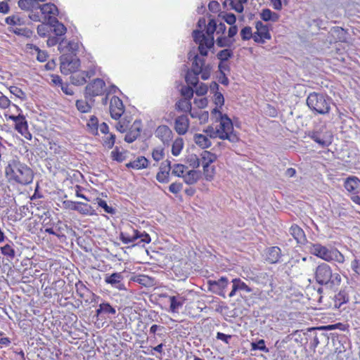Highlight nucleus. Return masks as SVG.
<instances>
[{
  "instance_id": "nucleus-40",
  "label": "nucleus",
  "mask_w": 360,
  "mask_h": 360,
  "mask_svg": "<svg viewBox=\"0 0 360 360\" xmlns=\"http://www.w3.org/2000/svg\"><path fill=\"white\" fill-rule=\"evenodd\" d=\"M176 108L179 111L191 112L192 106L190 100L182 99L176 103Z\"/></svg>"
},
{
  "instance_id": "nucleus-42",
  "label": "nucleus",
  "mask_w": 360,
  "mask_h": 360,
  "mask_svg": "<svg viewBox=\"0 0 360 360\" xmlns=\"http://www.w3.org/2000/svg\"><path fill=\"white\" fill-rule=\"evenodd\" d=\"M235 40L226 37H220L217 39L216 43L219 47H231L233 46Z\"/></svg>"
},
{
  "instance_id": "nucleus-6",
  "label": "nucleus",
  "mask_w": 360,
  "mask_h": 360,
  "mask_svg": "<svg viewBox=\"0 0 360 360\" xmlns=\"http://www.w3.org/2000/svg\"><path fill=\"white\" fill-rule=\"evenodd\" d=\"M60 72L68 75L77 70L80 66V60L77 56L73 54H63L60 57Z\"/></svg>"
},
{
  "instance_id": "nucleus-49",
  "label": "nucleus",
  "mask_w": 360,
  "mask_h": 360,
  "mask_svg": "<svg viewBox=\"0 0 360 360\" xmlns=\"http://www.w3.org/2000/svg\"><path fill=\"white\" fill-rule=\"evenodd\" d=\"M217 29V22L214 19H210L208 24L205 25V31L208 37H213Z\"/></svg>"
},
{
  "instance_id": "nucleus-16",
  "label": "nucleus",
  "mask_w": 360,
  "mask_h": 360,
  "mask_svg": "<svg viewBox=\"0 0 360 360\" xmlns=\"http://www.w3.org/2000/svg\"><path fill=\"white\" fill-rule=\"evenodd\" d=\"M172 131L167 125L159 126L155 131V136L158 137L163 143L168 144L172 139Z\"/></svg>"
},
{
  "instance_id": "nucleus-33",
  "label": "nucleus",
  "mask_w": 360,
  "mask_h": 360,
  "mask_svg": "<svg viewBox=\"0 0 360 360\" xmlns=\"http://www.w3.org/2000/svg\"><path fill=\"white\" fill-rule=\"evenodd\" d=\"M170 302V311L173 313L179 312V309L184 304V300L182 298H177L175 296L169 297Z\"/></svg>"
},
{
  "instance_id": "nucleus-51",
  "label": "nucleus",
  "mask_w": 360,
  "mask_h": 360,
  "mask_svg": "<svg viewBox=\"0 0 360 360\" xmlns=\"http://www.w3.org/2000/svg\"><path fill=\"white\" fill-rule=\"evenodd\" d=\"M38 10L39 9H33V10L30 11L28 17L31 20L34 21V22L44 21L41 13Z\"/></svg>"
},
{
  "instance_id": "nucleus-58",
  "label": "nucleus",
  "mask_w": 360,
  "mask_h": 360,
  "mask_svg": "<svg viewBox=\"0 0 360 360\" xmlns=\"http://www.w3.org/2000/svg\"><path fill=\"white\" fill-rule=\"evenodd\" d=\"M240 36L243 40H249L252 37V28L249 26L243 27L240 30Z\"/></svg>"
},
{
  "instance_id": "nucleus-8",
  "label": "nucleus",
  "mask_w": 360,
  "mask_h": 360,
  "mask_svg": "<svg viewBox=\"0 0 360 360\" xmlns=\"http://www.w3.org/2000/svg\"><path fill=\"white\" fill-rule=\"evenodd\" d=\"M229 281L226 277H221L217 281L209 280L207 282V290L214 294L225 297L226 288L227 287Z\"/></svg>"
},
{
  "instance_id": "nucleus-4",
  "label": "nucleus",
  "mask_w": 360,
  "mask_h": 360,
  "mask_svg": "<svg viewBox=\"0 0 360 360\" xmlns=\"http://www.w3.org/2000/svg\"><path fill=\"white\" fill-rule=\"evenodd\" d=\"M332 104V98L321 93H310L307 98V106L316 114H329Z\"/></svg>"
},
{
  "instance_id": "nucleus-55",
  "label": "nucleus",
  "mask_w": 360,
  "mask_h": 360,
  "mask_svg": "<svg viewBox=\"0 0 360 360\" xmlns=\"http://www.w3.org/2000/svg\"><path fill=\"white\" fill-rule=\"evenodd\" d=\"M87 126L91 129L93 133L97 134L98 128V120L96 116H91L87 123Z\"/></svg>"
},
{
  "instance_id": "nucleus-52",
  "label": "nucleus",
  "mask_w": 360,
  "mask_h": 360,
  "mask_svg": "<svg viewBox=\"0 0 360 360\" xmlns=\"http://www.w3.org/2000/svg\"><path fill=\"white\" fill-rule=\"evenodd\" d=\"M172 168V174L173 175L179 176V177H182V176H184V169H185L186 167L184 165L175 164V165H174V166Z\"/></svg>"
},
{
  "instance_id": "nucleus-45",
  "label": "nucleus",
  "mask_w": 360,
  "mask_h": 360,
  "mask_svg": "<svg viewBox=\"0 0 360 360\" xmlns=\"http://www.w3.org/2000/svg\"><path fill=\"white\" fill-rule=\"evenodd\" d=\"M219 17L223 19L227 24L230 25H234L236 21V17L233 13H221Z\"/></svg>"
},
{
  "instance_id": "nucleus-29",
  "label": "nucleus",
  "mask_w": 360,
  "mask_h": 360,
  "mask_svg": "<svg viewBox=\"0 0 360 360\" xmlns=\"http://www.w3.org/2000/svg\"><path fill=\"white\" fill-rule=\"evenodd\" d=\"M42 23L39 25L37 28V34L41 37H47L52 33V28L50 20L42 21Z\"/></svg>"
},
{
  "instance_id": "nucleus-34",
  "label": "nucleus",
  "mask_w": 360,
  "mask_h": 360,
  "mask_svg": "<svg viewBox=\"0 0 360 360\" xmlns=\"http://www.w3.org/2000/svg\"><path fill=\"white\" fill-rule=\"evenodd\" d=\"M205 65V59L200 58L198 55L193 56V61L192 64V70L191 71L195 72L199 74L202 72V68Z\"/></svg>"
},
{
  "instance_id": "nucleus-63",
  "label": "nucleus",
  "mask_w": 360,
  "mask_h": 360,
  "mask_svg": "<svg viewBox=\"0 0 360 360\" xmlns=\"http://www.w3.org/2000/svg\"><path fill=\"white\" fill-rule=\"evenodd\" d=\"M188 162L189 165L193 168H198L200 165V160L198 158L196 155H191L189 156L188 159Z\"/></svg>"
},
{
  "instance_id": "nucleus-9",
  "label": "nucleus",
  "mask_w": 360,
  "mask_h": 360,
  "mask_svg": "<svg viewBox=\"0 0 360 360\" xmlns=\"http://www.w3.org/2000/svg\"><path fill=\"white\" fill-rule=\"evenodd\" d=\"M124 107L122 101L117 96H112L110 103V112L111 117L118 120L123 115Z\"/></svg>"
},
{
  "instance_id": "nucleus-64",
  "label": "nucleus",
  "mask_w": 360,
  "mask_h": 360,
  "mask_svg": "<svg viewBox=\"0 0 360 360\" xmlns=\"http://www.w3.org/2000/svg\"><path fill=\"white\" fill-rule=\"evenodd\" d=\"M31 46H33V48L34 49V50L37 52V59L39 61V62H44L47 59V57H48V54L46 51H41L39 47L34 46V45H31Z\"/></svg>"
},
{
  "instance_id": "nucleus-56",
  "label": "nucleus",
  "mask_w": 360,
  "mask_h": 360,
  "mask_svg": "<svg viewBox=\"0 0 360 360\" xmlns=\"http://www.w3.org/2000/svg\"><path fill=\"white\" fill-rule=\"evenodd\" d=\"M194 91L191 86H183L181 89V94L184 99L191 100L193 96Z\"/></svg>"
},
{
  "instance_id": "nucleus-38",
  "label": "nucleus",
  "mask_w": 360,
  "mask_h": 360,
  "mask_svg": "<svg viewBox=\"0 0 360 360\" xmlns=\"http://www.w3.org/2000/svg\"><path fill=\"white\" fill-rule=\"evenodd\" d=\"M63 206L66 209H70V210H76V211H78V212H79L80 213H82V214H88L89 212L87 210H79V207L78 206V205H82V202H74V201H72V200H65V201H63Z\"/></svg>"
},
{
  "instance_id": "nucleus-28",
  "label": "nucleus",
  "mask_w": 360,
  "mask_h": 360,
  "mask_svg": "<svg viewBox=\"0 0 360 360\" xmlns=\"http://www.w3.org/2000/svg\"><path fill=\"white\" fill-rule=\"evenodd\" d=\"M131 281L139 283L145 287H151L154 284V279L146 275H136L131 278Z\"/></svg>"
},
{
  "instance_id": "nucleus-37",
  "label": "nucleus",
  "mask_w": 360,
  "mask_h": 360,
  "mask_svg": "<svg viewBox=\"0 0 360 360\" xmlns=\"http://www.w3.org/2000/svg\"><path fill=\"white\" fill-rule=\"evenodd\" d=\"M255 27L257 29V32L261 34V36L263 37L265 39H271V34L269 32L267 26L264 25L261 21L256 22Z\"/></svg>"
},
{
  "instance_id": "nucleus-47",
  "label": "nucleus",
  "mask_w": 360,
  "mask_h": 360,
  "mask_svg": "<svg viewBox=\"0 0 360 360\" xmlns=\"http://www.w3.org/2000/svg\"><path fill=\"white\" fill-rule=\"evenodd\" d=\"M76 107L77 110L82 113L89 112L91 108V105L83 100H77L76 101Z\"/></svg>"
},
{
  "instance_id": "nucleus-39",
  "label": "nucleus",
  "mask_w": 360,
  "mask_h": 360,
  "mask_svg": "<svg viewBox=\"0 0 360 360\" xmlns=\"http://www.w3.org/2000/svg\"><path fill=\"white\" fill-rule=\"evenodd\" d=\"M13 33L18 36H22L25 38H31L34 35L33 30L27 27H15L13 30Z\"/></svg>"
},
{
  "instance_id": "nucleus-11",
  "label": "nucleus",
  "mask_w": 360,
  "mask_h": 360,
  "mask_svg": "<svg viewBox=\"0 0 360 360\" xmlns=\"http://www.w3.org/2000/svg\"><path fill=\"white\" fill-rule=\"evenodd\" d=\"M124 276L121 272L113 273L110 275L106 274L105 277V282L110 284L112 287L120 290H126L124 284L122 283Z\"/></svg>"
},
{
  "instance_id": "nucleus-31",
  "label": "nucleus",
  "mask_w": 360,
  "mask_h": 360,
  "mask_svg": "<svg viewBox=\"0 0 360 360\" xmlns=\"http://www.w3.org/2000/svg\"><path fill=\"white\" fill-rule=\"evenodd\" d=\"M217 155L207 150H204L201 154L202 167H209V165L217 160Z\"/></svg>"
},
{
  "instance_id": "nucleus-54",
  "label": "nucleus",
  "mask_w": 360,
  "mask_h": 360,
  "mask_svg": "<svg viewBox=\"0 0 360 360\" xmlns=\"http://www.w3.org/2000/svg\"><path fill=\"white\" fill-rule=\"evenodd\" d=\"M169 172L160 170V172L156 175V179L160 183L167 184L169 181Z\"/></svg>"
},
{
  "instance_id": "nucleus-46",
  "label": "nucleus",
  "mask_w": 360,
  "mask_h": 360,
  "mask_svg": "<svg viewBox=\"0 0 360 360\" xmlns=\"http://www.w3.org/2000/svg\"><path fill=\"white\" fill-rule=\"evenodd\" d=\"M97 201V203L98 206L104 210V211L110 214H114L116 212L115 209L112 208V207H110L108 205L106 201L101 198H96V200Z\"/></svg>"
},
{
  "instance_id": "nucleus-17",
  "label": "nucleus",
  "mask_w": 360,
  "mask_h": 360,
  "mask_svg": "<svg viewBox=\"0 0 360 360\" xmlns=\"http://www.w3.org/2000/svg\"><path fill=\"white\" fill-rule=\"evenodd\" d=\"M46 19L50 20V23L52 28V33L55 34V36L58 37L60 39H63V37L67 32L66 27L56 18H49Z\"/></svg>"
},
{
  "instance_id": "nucleus-20",
  "label": "nucleus",
  "mask_w": 360,
  "mask_h": 360,
  "mask_svg": "<svg viewBox=\"0 0 360 360\" xmlns=\"http://www.w3.org/2000/svg\"><path fill=\"white\" fill-rule=\"evenodd\" d=\"M290 234L295 238L298 244H306L307 240L304 231L297 224L291 226L289 230Z\"/></svg>"
},
{
  "instance_id": "nucleus-32",
  "label": "nucleus",
  "mask_w": 360,
  "mask_h": 360,
  "mask_svg": "<svg viewBox=\"0 0 360 360\" xmlns=\"http://www.w3.org/2000/svg\"><path fill=\"white\" fill-rule=\"evenodd\" d=\"M18 6L22 10L30 11L33 9H39V4L37 0H19Z\"/></svg>"
},
{
  "instance_id": "nucleus-7",
  "label": "nucleus",
  "mask_w": 360,
  "mask_h": 360,
  "mask_svg": "<svg viewBox=\"0 0 360 360\" xmlns=\"http://www.w3.org/2000/svg\"><path fill=\"white\" fill-rule=\"evenodd\" d=\"M105 83L102 79L97 78L85 88V98L91 99L93 97L101 95L104 91Z\"/></svg>"
},
{
  "instance_id": "nucleus-23",
  "label": "nucleus",
  "mask_w": 360,
  "mask_h": 360,
  "mask_svg": "<svg viewBox=\"0 0 360 360\" xmlns=\"http://www.w3.org/2000/svg\"><path fill=\"white\" fill-rule=\"evenodd\" d=\"M15 129L25 139L30 140L32 134L28 130V124L25 116L15 124Z\"/></svg>"
},
{
  "instance_id": "nucleus-59",
  "label": "nucleus",
  "mask_w": 360,
  "mask_h": 360,
  "mask_svg": "<svg viewBox=\"0 0 360 360\" xmlns=\"http://www.w3.org/2000/svg\"><path fill=\"white\" fill-rule=\"evenodd\" d=\"M192 36L194 41L198 44L202 43V40H205V35L199 30H194L192 33Z\"/></svg>"
},
{
  "instance_id": "nucleus-21",
  "label": "nucleus",
  "mask_w": 360,
  "mask_h": 360,
  "mask_svg": "<svg viewBox=\"0 0 360 360\" xmlns=\"http://www.w3.org/2000/svg\"><path fill=\"white\" fill-rule=\"evenodd\" d=\"M344 186L347 191L356 194L360 191V180L356 176H349L345 179Z\"/></svg>"
},
{
  "instance_id": "nucleus-19",
  "label": "nucleus",
  "mask_w": 360,
  "mask_h": 360,
  "mask_svg": "<svg viewBox=\"0 0 360 360\" xmlns=\"http://www.w3.org/2000/svg\"><path fill=\"white\" fill-rule=\"evenodd\" d=\"M137 230L129 228V231H122L120 233V240L124 244H129L135 242L139 239Z\"/></svg>"
},
{
  "instance_id": "nucleus-12",
  "label": "nucleus",
  "mask_w": 360,
  "mask_h": 360,
  "mask_svg": "<svg viewBox=\"0 0 360 360\" xmlns=\"http://www.w3.org/2000/svg\"><path fill=\"white\" fill-rule=\"evenodd\" d=\"M39 9L40 10L44 21H48L46 18H56L54 15H57L58 13L57 6L51 3L44 4L43 5L39 4Z\"/></svg>"
},
{
  "instance_id": "nucleus-30",
  "label": "nucleus",
  "mask_w": 360,
  "mask_h": 360,
  "mask_svg": "<svg viewBox=\"0 0 360 360\" xmlns=\"http://www.w3.org/2000/svg\"><path fill=\"white\" fill-rule=\"evenodd\" d=\"M193 140L202 149L208 148L212 146L211 141L206 136L201 134H195Z\"/></svg>"
},
{
  "instance_id": "nucleus-27",
  "label": "nucleus",
  "mask_w": 360,
  "mask_h": 360,
  "mask_svg": "<svg viewBox=\"0 0 360 360\" xmlns=\"http://www.w3.org/2000/svg\"><path fill=\"white\" fill-rule=\"evenodd\" d=\"M200 172L195 169L190 170L184 176H182L184 182L188 185L195 184L200 179Z\"/></svg>"
},
{
  "instance_id": "nucleus-1",
  "label": "nucleus",
  "mask_w": 360,
  "mask_h": 360,
  "mask_svg": "<svg viewBox=\"0 0 360 360\" xmlns=\"http://www.w3.org/2000/svg\"><path fill=\"white\" fill-rule=\"evenodd\" d=\"M5 174L9 182L21 185L31 184L34 178L32 169L18 159H13L8 162L5 168Z\"/></svg>"
},
{
  "instance_id": "nucleus-18",
  "label": "nucleus",
  "mask_w": 360,
  "mask_h": 360,
  "mask_svg": "<svg viewBox=\"0 0 360 360\" xmlns=\"http://www.w3.org/2000/svg\"><path fill=\"white\" fill-rule=\"evenodd\" d=\"M350 287H344L338 294L335 295V307L340 308L343 304H346L349 300Z\"/></svg>"
},
{
  "instance_id": "nucleus-57",
  "label": "nucleus",
  "mask_w": 360,
  "mask_h": 360,
  "mask_svg": "<svg viewBox=\"0 0 360 360\" xmlns=\"http://www.w3.org/2000/svg\"><path fill=\"white\" fill-rule=\"evenodd\" d=\"M309 136L314 141L319 143L320 146H325L328 145L327 142L321 138L320 134L317 131H312Z\"/></svg>"
},
{
  "instance_id": "nucleus-60",
  "label": "nucleus",
  "mask_w": 360,
  "mask_h": 360,
  "mask_svg": "<svg viewBox=\"0 0 360 360\" xmlns=\"http://www.w3.org/2000/svg\"><path fill=\"white\" fill-rule=\"evenodd\" d=\"M165 156L164 149L163 148H155L153 150L152 157L154 160L158 162L163 159Z\"/></svg>"
},
{
  "instance_id": "nucleus-25",
  "label": "nucleus",
  "mask_w": 360,
  "mask_h": 360,
  "mask_svg": "<svg viewBox=\"0 0 360 360\" xmlns=\"http://www.w3.org/2000/svg\"><path fill=\"white\" fill-rule=\"evenodd\" d=\"M116 309L108 302H102L99 304L98 308L96 310V316L98 318L102 314L115 315Z\"/></svg>"
},
{
  "instance_id": "nucleus-36",
  "label": "nucleus",
  "mask_w": 360,
  "mask_h": 360,
  "mask_svg": "<svg viewBox=\"0 0 360 360\" xmlns=\"http://www.w3.org/2000/svg\"><path fill=\"white\" fill-rule=\"evenodd\" d=\"M200 74L195 72L188 70L185 77L186 82L188 84L196 86L198 84V75Z\"/></svg>"
},
{
  "instance_id": "nucleus-2",
  "label": "nucleus",
  "mask_w": 360,
  "mask_h": 360,
  "mask_svg": "<svg viewBox=\"0 0 360 360\" xmlns=\"http://www.w3.org/2000/svg\"><path fill=\"white\" fill-rule=\"evenodd\" d=\"M306 248L311 255L324 261L328 262L335 261L340 264L345 262L344 255L336 248H328L320 243H313L311 242H307Z\"/></svg>"
},
{
  "instance_id": "nucleus-13",
  "label": "nucleus",
  "mask_w": 360,
  "mask_h": 360,
  "mask_svg": "<svg viewBox=\"0 0 360 360\" xmlns=\"http://www.w3.org/2000/svg\"><path fill=\"white\" fill-rule=\"evenodd\" d=\"M141 131V120H135L129 131L125 135L124 141L127 143L134 142L140 136Z\"/></svg>"
},
{
  "instance_id": "nucleus-44",
  "label": "nucleus",
  "mask_w": 360,
  "mask_h": 360,
  "mask_svg": "<svg viewBox=\"0 0 360 360\" xmlns=\"http://www.w3.org/2000/svg\"><path fill=\"white\" fill-rule=\"evenodd\" d=\"M251 350H259L264 352H269V349L265 345V341L261 339L257 342H251Z\"/></svg>"
},
{
  "instance_id": "nucleus-26",
  "label": "nucleus",
  "mask_w": 360,
  "mask_h": 360,
  "mask_svg": "<svg viewBox=\"0 0 360 360\" xmlns=\"http://www.w3.org/2000/svg\"><path fill=\"white\" fill-rule=\"evenodd\" d=\"M148 165V160L144 156L138 157L134 161L129 162L126 164L127 168H132L134 169H141L146 168Z\"/></svg>"
},
{
  "instance_id": "nucleus-62",
  "label": "nucleus",
  "mask_w": 360,
  "mask_h": 360,
  "mask_svg": "<svg viewBox=\"0 0 360 360\" xmlns=\"http://www.w3.org/2000/svg\"><path fill=\"white\" fill-rule=\"evenodd\" d=\"M75 288L77 295L80 297H84V291L88 290L85 285L81 281H78L75 283Z\"/></svg>"
},
{
  "instance_id": "nucleus-5",
  "label": "nucleus",
  "mask_w": 360,
  "mask_h": 360,
  "mask_svg": "<svg viewBox=\"0 0 360 360\" xmlns=\"http://www.w3.org/2000/svg\"><path fill=\"white\" fill-rule=\"evenodd\" d=\"M218 122L219 124L216 128L219 131L220 139L228 140L231 143H236L239 141L236 132L234 131L233 122L227 115L220 113Z\"/></svg>"
},
{
  "instance_id": "nucleus-22",
  "label": "nucleus",
  "mask_w": 360,
  "mask_h": 360,
  "mask_svg": "<svg viewBox=\"0 0 360 360\" xmlns=\"http://www.w3.org/2000/svg\"><path fill=\"white\" fill-rule=\"evenodd\" d=\"M232 283V290L229 294V296L230 297H233L236 294V292L238 290L243 291L245 292H252V289L248 285H246L245 283L242 281L240 278L233 279Z\"/></svg>"
},
{
  "instance_id": "nucleus-24",
  "label": "nucleus",
  "mask_w": 360,
  "mask_h": 360,
  "mask_svg": "<svg viewBox=\"0 0 360 360\" xmlns=\"http://www.w3.org/2000/svg\"><path fill=\"white\" fill-rule=\"evenodd\" d=\"M281 255V250L278 247H271L267 250L266 259L271 264H276L279 262Z\"/></svg>"
},
{
  "instance_id": "nucleus-3",
  "label": "nucleus",
  "mask_w": 360,
  "mask_h": 360,
  "mask_svg": "<svg viewBox=\"0 0 360 360\" xmlns=\"http://www.w3.org/2000/svg\"><path fill=\"white\" fill-rule=\"evenodd\" d=\"M314 278L321 285L334 288L340 285L342 278L339 274L333 273L331 267L326 263L319 264L315 269Z\"/></svg>"
},
{
  "instance_id": "nucleus-43",
  "label": "nucleus",
  "mask_w": 360,
  "mask_h": 360,
  "mask_svg": "<svg viewBox=\"0 0 360 360\" xmlns=\"http://www.w3.org/2000/svg\"><path fill=\"white\" fill-rule=\"evenodd\" d=\"M1 252L4 255L11 259H13L15 257V251L12 245L6 244L1 248Z\"/></svg>"
},
{
  "instance_id": "nucleus-35",
  "label": "nucleus",
  "mask_w": 360,
  "mask_h": 360,
  "mask_svg": "<svg viewBox=\"0 0 360 360\" xmlns=\"http://www.w3.org/2000/svg\"><path fill=\"white\" fill-rule=\"evenodd\" d=\"M12 105L15 108V111L18 115L9 114V112H6L4 113V116L7 120H11L14 122L15 124L22 118L24 116L22 114V110L15 104H12Z\"/></svg>"
},
{
  "instance_id": "nucleus-10",
  "label": "nucleus",
  "mask_w": 360,
  "mask_h": 360,
  "mask_svg": "<svg viewBox=\"0 0 360 360\" xmlns=\"http://www.w3.org/2000/svg\"><path fill=\"white\" fill-rule=\"evenodd\" d=\"M95 74L94 70L75 72L72 73L70 80V82L76 86L83 85L86 82L87 78H91Z\"/></svg>"
},
{
  "instance_id": "nucleus-61",
  "label": "nucleus",
  "mask_w": 360,
  "mask_h": 360,
  "mask_svg": "<svg viewBox=\"0 0 360 360\" xmlns=\"http://www.w3.org/2000/svg\"><path fill=\"white\" fill-rule=\"evenodd\" d=\"M10 91L11 94L15 95L16 97L25 100L26 96L24 91L22 90L17 86H11Z\"/></svg>"
},
{
  "instance_id": "nucleus-48",
  "label": "nucleus",
  "mask_w": 360,
  "mask_h": 360,
  "mask_svg": "<svg viewBox=\"0 0 360 360\" xmlns=\"http://www.w3.org/2000/svg\"><path fill=\"white\" fill-rule=\"evenodd\" d=\"M183 148V140L182 139H177L173 143L172 148V153L174 156H177L181 153Z\"/></svg>"
},
{
  "instance_id": "nucleus-41",
  "label": "nucleus",
  "mask_w": 360,
  "mask_h": 360,
  "mask_svg": "<svg viewBox=\"0 0 360 360\" xmlns=\"http://www.w3.org/2000/svg\"><path fill=\"white\" fill-rule=\"evenodd\" d=\"M233 52L231 49H225L219 51L217 54V58L221 62H226L229 58H232Z\"/></svg>"
},
{
  "instance_id": "nucleus-53",
  "label": "nucleus",
  "mask_w": 360,
  "mask_h": 360,
  "mask_svg": "<svg viewBox=\"0 0 360 360\" xmlns=\"http://www.w3.org/2000/svg\"><path fill=\"white\" fill-rule=\"evenodd\" d=\"M203 132L211 139L219 138V131L214 129L213 126L210 125L206 129H203Z\"/></svg>"
},
{
  "instance_id": "nucleus-14",
  "label": "nucleus",
  "mask_w": 360,
  "mask_h": 360,
  "mask_svg": "<svg viewBox=\"0 0 360 360\" xmlns=\"http://www.w3.org/2000/svg\"><path fill=\"white\" fill-rule=\"evenodd\" d=\"M79 45L77 42L73 41H67L65 39H62L59 43L58 50L60 52L65 53V54H77Z\"/></svg>"
},
{
  "instance_id": "nucleus-15",
  "label": "nucleus",
  "mask_w": 360,
  "mask_h": 360,
  "mask_svg": "<svg viewBox=\"0 0 360 360\" xmlns=\"http://www.w3.org/2000/svg\"><path fill=\"white\" fill-rule=\"evenodd\" d=\"M188 127L189 120L187 115H182L176 118L174 122V129L178 134H185L188 131Z\"/></svg>"
},
{
  "instance_id": "nucleus-50",
  "label": "nucleus",
  "mask_w": 360,
  "mask_h": 360,
  "mask_svg": "<svg viewBox=\"0 0 360 360\" xmlns=\"http://www.w3.org/2000/svg\"><path fill=\"white\" fill-rule=\"evenodd\" d=\"M111 157L113 160H116L118 162H123L126 157L122 152L119 150L118 147H115V149L111 152Z\"/></svg>"
}]
</instances>
